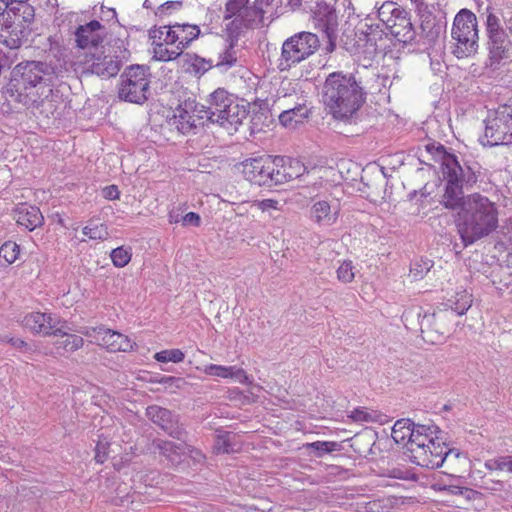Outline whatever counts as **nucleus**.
<instances>
[{
  "mask_svg": "<svg viewBox=\"0 0 512 512\" xmlns=\"http://www.w3.org/2000/svg\"><path fill=\"white\" fill-rule=\"evenodd\" d=\"M406 448L414 464L429 469H437L444 462L452 463L461 456L459 450L447 447L443 431L434 424H415Z\"/></svg>",
  "mask_w": 512,
  "mask_h": 512,
  "instance_id": "1",
  "label": "nucleus"
},
{
  "mask_svg": "<svg viewBox=\"0 0 512 512\" xmlns=\"http://www.w3.org/2000/svg\"><path fill=\"white\" fill-rule=\"evenodd\" d=\"M365 99L366 92L354 74L338 71L326 77L322 88V101L335 119L351 118Z\"/></svg>",
  "mask_w": 512,
  "mask_h": 512,
  "instance_id": "2",
  "label": "nucleus"
},
{
  "mask_svg": "<svg viewBox=\"0 0 512 512\" xmlns=\"http://www.w3.org/2000/svg\"><path fill=\"white\" fill-rule=\"evenodd\" d=\"M463 248L489 236L498 227V210L494 202L479 193L469 195L456 220Z\"/></svg>",
  "mask_w": 512,
  "mask_h": 512,
  "instance_id": "3",
  "label": "nucleus"
},
{
  "mask_svg": "<svg viewBox=\"0 0 512 512\" xmlns=\"http://www.w3.org/2000/svg\"><path fill=\"white\" fill-rule=\"evenodd\" d=\"M55 78V69L42 61L18 63L11 72L7 85V94L18 103H30L42 90L51 86Z\"/></svg>",
  "mask_w": 512,
  "mask_h": 512,
  "instance_id": "4",
  "label": "nucleus"
},
{
  "mask_svg": "<svg viewBox=\"0 0 512 512\" xmlns=\"http://www.w3.org/2000/svg\"><path fill=\"white\" fill-rule=\"evenodd\" d=\"M482 15L486 16L484 26L489 66L497 68L503 60L509 58L512 46V9L504 11L487 6Z\"/></svg>",
  "mask_w": 512,
  "mask_h": 512,
  "instance_id": "5",
  "label": "nucleus"
},
{
  "mask_svg": "<svg viewBox=\"0 0 512 512\" xmlns=\"http://www.w3.org/2000/svg\"><path fill=\"white\" fill-rule=\"evenodd\" d=\"M208 114L213 116L215 122L226 129H235L247 118L248 110L240 104L235 95L224 88H218L209 95Z\"/></svg>",
  "mask_w": 512,
  "mask_h": 512,
  "instance_id": "6",
  "label": "nucleus"
},
{
  "mask_svg": "<svg viewBox=\"0 0 512 512\" xmlns=\"http://www.w3.org/2000/svg\"><path fill=\"white\" fill-rule=\"evenodd\" d=\"M479 31L476 15L469 9H461L454 17L451 36L455 41L452 53L458 58L474 55L479 47Z\"/></svg>",
  "mask_w": 512,
  "mask_h": 512,
  "instance_id": "7",
  "label": "nucleus"
},
{
  "mask_svg": "<svg viewBox=\"0 0 512 512\" xmlns=\"http://www.w3.org/2000/svg\"><path fill=\"white\" fill-rule=\"evenodd\" d=\"M416 316L420 325L422 339L429 344H440L445 341L452 325L449 309H437L432 313L421 314V308L405 311L402 321L408 327L409 318Z\"/></svg>",
  "mask_w": 512,
  "mask_h": 512,
  "instance_id": "8",
  "label": "nucleus"
},
{
  "mask_svg": "<svg viewBox=\"0 0 512 512\" xmlns=\"http://www.w3.org/2000/svg\"><path fill=\"white\" fill-rule=\"evenodd\" d=\"M150 69L144 65L127 67L120 77L118 97L134 104H143L148 100L150 89Z\"/></svg>",
  "mask_w": 512,
  "mask_h": 512,
  "instance_id": "9",
  "label": "nucleus"
},
{
  "mask_svg": "<svg viewBox=\"0 0 512 512\" xmlns=\"http://www.w3.org/2000/svg\"><path fill=\"white\" fill-rule=\"evenodd\" d=\"M335 5L336 0H317L311 9L314 28L326 39L324 50L327 54L335 51L339 37V15Z\"/></svg>",
  "mask_w": 512,
  "mask_h": 512,
  "instance_id": "10",
  "label": "nucleus"
},
{
  "mask_svg": "<svg viewBox=\"0 0 512 512\" xmlns=\"http://www.w3.org/2000/svg\"><path fill=\"white\" fill-rule=\"evenodd\" d=\"M378 17L390 34L399 42L403 44H411L414 42L416 31L408 11L397 6L396 3L389 1L380 7Z\"/></svg>",
  "mask_w": 512,
  "mask_h": 512,
  "instance_id": "11",
  "label": "nucleus"
},
{
  "mask_svg": "<svg viewBox=\"0 0 512 512\" xmlns=\"http://www.w3.org/2000/svg\"><path fill=\"white\" fill-rule=\"evenodd\" d=\"M320 47L319 37L312 32H299L286 39L282 45L281 70L290 68L313 55Z\"/></svg>",
  "mask_w": 512,
  "mask_h": 512,
  "instance_id": "12",
  "label": "nucleus"
},
{
  "mask_svg": "<svg viewBox=\"0 0 512 512\" xmlns=\"http://www.w3.org/2000/svg\"><path fill=\"white\" fill-rule=\"evenodd\" d=\"M483 146L512 144V110L502 107L485 120V131L480 139Z\"/></svg>",
  "mask_w": 512,
  "mask_h": 512,
  "instance_id": "13",
  "label": "nucleus"
},
{
  "mask_svg": "<svg viewBox=\"0 0 512 512\" xmlns=\"http://www.w3.org/2000/svg\"><path fill=\"white\" fill-rule=\"evenodd\" d=\"M244 178L252 184L268 188L277 186L276 156L262 155L240 163Z\"/></svg>",
  "mask_w": 512,
  "mask_h": 512,
  "instance_id": "14",
  "label": "nucleus"
},
{
  "mask_svg": "<svg viewBox=\"0 0 512 512\" xmlns=\"http://www.w3.org/2000/svg\"><path fill=\"white\" fill-rule=\"evenodd\" d=\"M441 170L444 178L453 179L470 188L478 181L481 165L471 156H458L453 153L446 158Z\"/></svg>",
  "mask_w": 512,
  "mask_h": 512,
  "instance_id": "15",
  "label": "nucleus"
},
{
  "mask_svg": "<svg viewBox=\"0 0 512 512\" xmlns=\"http://www.w3.org/2000/svg\"><path fill=\"white\" fill-rule=\"evenodd\" d=\"M147 418L159 426L170 437L181 442L188 441V432L179 422V416L167 408L150 405L146 408Z\"/></svg>",
  "mask_w": 512,
  "mask_h": 512,
  "instance_id": "16",
  "label": "nucleus"
},
{
  "mask_svg": "<svg viewBox=\"0 0 512 512\" xmlns=\"http://www.w3.org/2000/svg\"><path fill=\"white\" fill-rule=\"evenodd\" d=\"M281 0H253L244 10L245 29H260L268 26L277 16Z\"/></svg>",
  "mask_w": 512,
  "mask_h": 512,
  "instance_id": "17",
  "label": "nucleus"
},
{
  "mask_svg": "<svg viewBox=\"0 0 512 512\" xmlns=\"http://www.w3.org/2000/svg\"><path fill=\"white\" fill-rule=\"evenodd\" d=\"M81 333L91 338V342L106 348L110 352H126L133 349V344L127 336L104 326L86 327Z\"/></svg>",
  "mask_w": 512,
  "mask_h": 512,
  "instance_id": "18",
  "label": "nucleus"
},
{
  "mask_svg": "<svg viewBox=\"0 0 512 512\" xmlns=\"http://www.w3.org/2000/svg\"><path fill=\"white\" fill-rule=\"evenodd\" d=\"M32 22H24L21 17L9 15L2 20L0 27V44L15 50L19 49L23 41L30 34V24Z\"/></svg>",
  "mask_w": 512,
  "mask_h": 512,
  "instance_id": "19",
  "label": "nucleus"
},
{
  "mask_svg": "<svg viewBox=\"0 0 512 512\" xmlns=\"http://www.w3.org/2000/svg\"><path fill=\"white\" fill-rule=\"evenodd\" d=\"M162 27H165L166 43H171V46L178 48L182 53L201 34L200 27L195 24L175 22L174 24H167Z\"/></svg>",
  "mask_w": 512,
  "mask_h": 512,
  "instance_id": "20",
  "label": "nucleus"
},
{
  "mask_svg": "<svg viewBox=\"0 0 512 512\" xmlns=\"http://www.w3.org/2000/svg\"><path fill=\"white\" fill-rule=\"evenodd\" d=\"M19 322L34 335L51 336L53 330L61 324V318L53 313L34 311L25 314Z\"/></svg>",
  "mask_w": 512,
  "mask_h": 512,
  "instance_id": "21",
  "label": "nucleus"
},
{
  "mask_svg": "<svg viewBox=\"0 0 512 512\" xmlns=\"http://www.w3.org/2000/svg\"><path fill=\"white\" fill-rule=\"evenodd\" d=\"M61 97L58 92H54L51 86L42 90L36 97H31L30 103H20L31 111L36 117L50 118L55 115L60 104Z\"/></svg>",
  "mask_w": 512,
  "mask_h": 512,
  "instance_id": "22",
  "label": "nucleus"
},
{
  "mask_svg": "<svg viewBox=\"0 0 512 512\" xmlns=\"http://www.w3.org/2000/svg\"><path fill=\"white\" fill-rule=\"evenodd\" d=\"M195 111H197V102L194 99L181 102L173 111V116L169 119V125L175 127L182 134L189 133L198 125L195 119Z\"/></svg>",
  "mask_w": 512,
  "mask_h": 512,
  "instance_id": "23",
  "label": "nucleus"
},
{
  "mask_svg": "<svg viewBox=\"0 0 512 512\" xmlns=\"http://www.w3.org/2000/svg\"><path fill=\"white\" fill-rule=\"evenodd\" d=\"M298 102H295L293 107H288L285 103L287 96L284 95L277 101L278 108L281 109L279 114V122L285 127H294L295 125L302 123L310 115V109L306 105V101L303 97H297Z\"/></svg>",
  "mask_w": 512,
  "mask_h": 512,
  "instance_id": "24",
  "label": "nucleus"
},
{
  "mask_svg": "<svg viewBox=\"0 0 512 512\" xmlns=\"http://www.w3.org/2000/svg\"><path fill=\"white\" fill-rule=\"evenodd\" d=\"M165 27H153L149 30V37L152 39L153 58L157 61L169 62L176 60L183 53L178 48L169 49L171 43H166Z\"/></svg>",
  "mask_w": 512,
  "mask_h": 512,
  "instance_id": "25",
  "label": "nucleus"
},
{
  "mask_svg": "<svg viewBox=\"0 0 512 512\" xmlns=\"http://www.w3.org/2000/svg\"><path fill=\"white\" fill-rule=\"evenodd\" d=\"M305 172L306 167L300 160L287 156H276L277 186L297 179Z\"/></svg>",
  "mask_w": 512,
  "mask_h": 512,
  "instance_id": "26",
  "label": "nucleus"
},
{
  "mask_svg": "<svg viewBox=\"0 0 512 512\" xmlns=\"http://www.w3.org/2000/svg\"><path fill=\"white\" fill-rule=\"evenodd\" d=\"M443 182L444 190L440 204L448 210H462L466 205L467 200L464 195V188H466V186L450 178L443 177Z\"/></svg>",
  "mask_w": 512,
  "mask_h": 512,
  "instance_id": "27",
  "label": "nucleus"
},
{
  "mask_svg": "<svg viewBox=\"0 0 512 512\" xmlns=\"http://www.w3.org/2000/svg\"><path fill=\"white\" fill-rule=\"evenodd\" d=\"M104 27L97 20L80 25L75 31V41L81 49L98 47L103 42V35L100 32Z\"/></svg>",
  "mask_w": 512,
  "mask_h": 512,
  "instance_id": "28",
  "label": "nucleus"
},
{
  "mask_svg": "<svg viewBox=\"0 0 512 512\" xmlns=\"http://www.w3.org/2000/svg\"><path fill=\"white\" fill-rule=\"evenodd\" d=\"M70 328L67 325V321L61 319V324L58 325L52 332L51 336L60 337L54 342L57 353L63 352H74L80 349L84 340L81 336L70 334L68 331Z\"/></svg>",
  "mask_w": 512,
  "mask_h": 512,
  "instance_id": "29",
  "label": "nucleus"
},
{
  "mask_svg": "<svg viewBox=\"0 0 512 512\" xmlns=\"http://www.w3.org/2000/svg\"><path fill=\"white\" fill-rule=\"evenodd\" d=\"M123 64L121 60L116 59L111 53H107L93 58L90 71L99 77L111 78L119 73Z\"/></svg>",
  "mask_w": 512,
  "mask_h": 512,
  "instance_id": "30",
  "label": "nucleus"
},
{
  "mask_svg": "<svg viewBox=\"0 0 512 512\" xmlns=\"http://www.w3.org/2000/svg\"><path fill=\"white\" fill-rule=\"evenodd\" d=\"M15 220L28 231H33L44 223V217L37 206L22 203L15 209Z\"/></svg>",
  "mask_w": 512,
  "mask_h": 512,
  "instance_id": "31",
  "label": "nucleus"
},
{
  "mask_svg": "<svg viewBox=\"0 0 512 512\" xmlns=\"http://www.w3.org/2000/svg\"><path fill=\"white\" fill-rule=\"evenodd\" d=\"M472 301V294L466 290H461L447 299L445 303L441 304L442 307H438L437 309H449L451 319L453 320L454 316L464 315L471 307Z\"/></svg>",
  "mask_w": 512,
  "mask_h": 512,
  "instance_id": "32",
  "label": "nucleus"
},
{
  "mask_svg": "<svg viewBox=\"0 0 512 512\" xmlns=\"http://www.w3.org/2000/svg\"><path fill=\"white\" fill-rule=\"evenodd\" d=\"M150 449L153 452L158 451L161 455L174 463L179 462L181 455L185 453V443L176 444L172 441L156 438L152 441Z\"/></svg>",
  "mask_w": 512,
  "mask_h": 512,
  "instance_id": "33",
  "label": "nucleus"
},
{
  "mask_svg": "<svg viewBox=\"0 0 512 512\" xmlns=\"http://www.w3.org/2000/svg\"><path fill=\"white\" fill-rule=\"evenodd\" d=\"M205 374L210 376H216L220 378H234L242 384L249 383V377L244 369L236 366H222L216 364H210L205 366Z\"/></svg>",
  "mask_w": 512,
  "mask_h": 512,
  "instance_id": "34",
  "label": "nucleus"
},
{
  "mask_svg": "<svg viewBox=\"0 0 512 512\" xmlns=\"http://www.w3.org/2000/svg\"><path fill=\"white\" fill-rule=\"evenodd\" d=\"M251 3L249 0H227L225 5V19L233 18L232 24L237 28H244V10H248Z\"/></svg>",
  "mask_w": 512,
  "mask_h": 512,
  "instance_id": "35",
  "label": "nucleus"
},
{
  "mask_svg": "<svg viewBox=\"0 0 512 512\" xmlns=\"http://www.w3.org/2000/svg\"><path fill=\"white\" fill-rule=\"evenodd\" d=\"M236 434L229 431H220L217 433L214 442V452L216 454H232L241 450V444L236 441Z\"/></svg>",
  "mask_w": 512,
  "mask_h": 512,
  "instance_id": "36",
  "label": "nucleus"
},
{
  "mask_svg": "<svg viewBox=\"0 0 512 512\" xmlns=\"http://www.w3.org/2000/svg\"><path fill=\"white\" fill-rule=\"evenodd\" d=\"M311 218L321 225H332L336 222L337 212L331 211V205L328 201H316L310 210Z\"/></svg>",
  "mask_w": 512,
  "mask_h": 512,
  "instance_id": "37",
  "label": "nucleus"
},
{
  "mask_svg": "<svg viewBox=\"0 0 512 512\" xmlns=\"http://www.w3.org/2000/svg\"><path fill=\"white\" fill-rule=\"evenodd\" d=\"M9 11V15L21 17L24 22H33L35 18V8L29 3V0H4Z\"/></svg>",
  "mask_w": 512,
  "mask_h": 512,
  "instance_id": "38",
  "label": "nucleus"
},
{
  "mask_svg": "<svg viewBox=\"0 0 512 512\" xmlns=\"http://www.w3.org/2000/svg\"><path fill=\"white\" fill-rule=\"evenodd\" d=\"M415 423L410 419H399L392 427V438L398 444L406 446L407 440L410 438V432L414 430Z\"/></svg>",
  "mask_w": 512,
  "mask_h": 512,
  "instance_id": "39",
  "label": "nucleus"
},
{
  "mask_svg": "<svg viewBox=\"0 0 512 512\" xmlns=\"http://www.w3.org/2000/svg\"><path fill=\"white\" fill-rule=\"evenodd\" d=\"M185 63L189 66V69L198 76L204 75L207 71L212 69L214 66L211 59L200 57L197 54H185Z\"/></svg>",
  "mask_w": 512,
  "mask_h": 512,
  "instance_id": "40",
  "label": "nucleus"
},
{
  "mask_svg": "<svg viewBox=\"0 0 512 512\" xmlns=\"http://www.w3.org/2000/svg\"><path fill=\"white\" fill-rule=\"evenodd\" d=\"M305 449L314 454L317 458H322L326 454H330L335 451H340L342 445L335 441H315L307 443Z\"/></svg>",
  "mask_w": 512,
  "mask_h": 512,
  "instance_id": "41",
  "label": "nucleus"
},
{
  "mask_svg": "<svg viewBox=\"0 0 512 512\" xmlns=\"http://www.w3.org/2000/svg\"><path fill=\"white\" fill-rule=\"evenodd\" d=\"M107 46V53H111L116 59L121 60L123 63L129 60L131 54L127 48L126 39L121 37H111Z\"/></svg>",
  "mask_w": 512,
  "mask_h": 512,
  "instance_id": "42",
  "label": "nucleus"
},
{
  "mask_svg": "<svg viewBox=\"0 0 512 512\" xmlns=\"http://www.w3.org/2000/svg\"><path fill=\"white\" fill-rule=\"evenodd\" d=\"M238 58L233 44H229L225 50L219 54L217 62L214 64L215 68L221 72H226L230 68L237 65Z\"/></svg>",
  "mask_w": 512,
  "mask_h": 512,
  "instance_id": "43",
  "label": "nucleus"
},
{
  "mask_svg": "<svg viewBox=\"0 0 512 512\" xmlns=\"http://www.w3.org/2000/svg\"><path fill=\"white\" fill-rule=\"evenodd\" d=\"M20 253L19 245L15 242L7 241L0 247V263L10 265L14 263Z\"/></svg>",
  "mask_w": 512,
  "mask_h": 512,
  "instance_id": "44",
  "label": "nucleus"
},
{
  "mask_svg": "<svg viewBox=\"0 0 512 512\" xmlns=\"http://www.w3.org/2000/svg\"><path fill=\"white\" fill-rule=\"evenodd\" d=\"M112 263L115 267H125L132 258V248L129 246H120L113 249L110 253Z\"/></svg>",
  "mask_w": 512,
  "mask_h": 512,
  "instance_id": "45",
  "label": "nucleus"
},
{
  "mask_svg": "<svg viewBox=\"0 0 512 512\" xmlns=\"http://www.w3.org/2000/svg\"><path fill=\"white\" fill-rule=\"evenodd\" d=\"M82 233L84 236L92 240H106L109 236L107 226L105 224H92L83 227Z\"/></svg>",
  "mask_w": 512,
  "mask_h": 512,
  "instance_id": "46",
  "label": "nucleus"
},
{
  "mask_svg": "<svg viewBox=\"0 0 512 512\" xmlns=\"http://www.w3.org/2000/svg\"><path fill=\"white\" fill-rule=\"evenodd\" d=\"M425 150L429 153L435 160L441 162V167L445 164V160L448 156H451L453 153L448 152L444 145L439 142H430L425 145Z\"/></svg>",
  "mask_w": 512,
  "mask_h": 512,
  "instance_id": "47",
  "label": "nucleus"
},
{
  "mask_svg": "<svg viewBox=\"0 0 512 512\" xmlns=\"http://www.w3.org/2000/svg\"><path fill=\"white\" fill-rule=\"evenodd\" d=\"M433 262L429 259H420L411 263L410 274L415 280L422 279L432 268Z\"/></svg>",
  "mask_w": 512,
  "mask_h": 512,
  "instance_id": "48",
  "label": "nucleus"
},
{
  "mask_svg": "<svg viewBox=\"0 0 512 512\" xmlns=\"http://www.w3.org/2000/svg\"><path fill=\"white\" fill-rule=\"evenodd\" d=\"M185 358V354L180 349H169V350H162L160 352H157L154 355V359L158 362L166 363V362H173V363H179L182 362Z\"/></svg>",
  "mask_w": 512,
  "mask_h": 512,
  "instance_id": "49",
  "label": "nucleus"
},
{
  "mask_svg": "<svg viewBox=\"0 0 512 512\" xmlns=\"http://www.w3.org/2000/svg\"><path fill=\"white\" fill-rule=\"evenodd\" d=\"M183 6L182 1H167L160 6L155 11V16L159 19H164L166 16H170L175 11H179Z\"/></svg>",
  "mask_w": 512,
  "mask_h": 512,
  "instance_id": "50",
  "label": "nucleus"
},
{
  "mask_svg": "<svg viewBox=\"0 0 512 512\" xmlns=\"http://www.w3.org/2000/svg\"><path fill=\"white\" fill-rule=\"evenodd\" d=\"M349 417L354 422H377L379 415L377 412H368L365 408L359 407L354 409Z\"/></svg>",
  "mask_w": 512,
  "mask_h": 512,
  "instance_id": "51",
  "label": "nucleus"
},
{
  "mask_svg": "<svg viewBox=\"0 0 512 512\" xmlns=\"http://www.w3.org/2000/svg\"><path fill=\"white\" fill-rule=\"evenodd\" d=\"M354 269L352 261H344L337 269L338 280L343 283H350L355 277Z\"/></svg>",
  "mask_w": 512,
  "mask_h": 512,
  "instance_id": "52",
  "label": "nucleus"
},
{
  "mask_svg": "<svg viewBox=\"0 0 512 512\" xmlns=\"http://www.w3.org/2000/svg\"><path fill=\"white\" fill-rule=\"evenodd\" d=\"M8 343L15 349L27 355H32L37 350L33 343H28L20 338H9Z\"/></svg>",
  "mask_w": 512,
  "mask_h": 512,
  "instance_id": "53",
  "label": "nucleus"
},
{
  "mask_svg": "<svg viewBox=\"0 0 512 512\" xmlns=\"http://www.w3.org/2000/svg\"><path fill=\"white\" fill-rule=\"evenodd\" d=\"M108 442L103 443L102 441H98L95 447V461L99 464L105 462L108 457Z\"/></svg>",
  "mask_w": 512,
  "mask_h": 512,
  "instance_id": "54",
  "label": "nucleus"
},
{
  "mask_svg": "<svg viewBox=\"0 0 512 512\" xmlns=\"http://www.w3.org/2000/svg\"><path fill=\"white\" fill-rule=\"evenodd\" d=\"M440 490H445V491H448L452 495H459V496H464L467 493L472 492V489L462 487L459 485H447V486L445 485L442 488H440Z\"/></svg>",
  "mask_w": 512,
  "mask_h": 512,
  "instance_id": "55",
  "label": "nucleus"
},
{
  "mask_svg": "<svg viewBox=\"0 0 512 512\" xmlns=\"http://www.w3.org/2000/svg\"><path fill=\"white\" fill-rule=\"evenodd\" d=\"M102 195L105 199L116 200L120 196V191L116 185H109L102 189Z\"/></svg>",
  "mask_w": 512,
  "mask_h": 512,
  "instance_id": "56",
  "label": "nucleus"
},
{
  "mask_svg": "<svg viewBox=\"0 0 512 512\" xmlns=\"http://www.w3.org/2000/svg\"><path fill=\"white\" fill-rule=\"evenodd\" d=\"M208 106L204 105H198L197 104V111H195V119L196 122L202 119H207L208 121L212 123H216L215 119H213V116L208 114Z\"/></svg>",
  "mask_w": 512,
  "mask_h": 512,
  "instance_id": "57",
  "label": "nucleus"
},
{
  "mask_svg": "<svg viewBox=\"0 0 512 512\" xmlns=\"http://www.w3.org/2000/svg\"><path fill=\"white\" fill-rule=\"evenodd\" d=\"M183 225H190L198 227L201 223V218L199 214L195 212H188L186 215L182 218Z\"/></svg>",
  "mask_w": 512,
  "mask_h": 512,
  "instance_id": "58",
  "label": "nucleus"
},
{
  "mask_svg": "<svg viewBox=\"0 0 512 512\" xmlns=\"http://www.w3.org/2000/svg\"><path fill=\"white\" fill-rule=\"evenodd\" d=\"M279 202L274 199H263L257 202V207L263 212L269 211L271 209H278Z\"/></svg>",
  "mask_w": 512,
  "mask_h": 512,
  "instance_id": "59",
  "label": "nucleus"
},
{
  "mask_svg": "<svg viewBox=\"0 0 512 512\" xmlns=\"http://www.w3.org/2000/svg\"><path fill=\"white\" fill-rule=\"evenodd\" d=\"M349 35L343 34L340 39L341 46L348 52L354 53L358 50L357 42L353 39L352 41H348Z\"/></svg>",
  "mask_w": 512,
  "mask_h": 512,
  "instance_id": "60",
  "label": "nucleus"
},
{
  "mask_svg": "<svg viewBox=\"0 0 512 512\" xmlns=\"http://www.w3.org/2000/svg\"><path fill=\"white\" fill-rule=\"evenodd\" d=\"M484 466L486 469H488L490 471H494V470L503 471L502 456L485 461Z\"/></svg>",
  "mask_w": 512,
  "mask_h": 512,
  "instance_id": "61",
  "label": "nucleus"
},
{
  "mask_svg": "<svg viewBox=\"0 0 512 512\" xmlns=\"http://www.w3.org/2000/svg\"><path fill=\"white\" fill-rule=\"evenodd\" d=\"M184 443H185V451L187 450L195 460L202 461L205 459L204 454L199 449H196V448L192 447L191 445H187V441Z\"/></svg>",
  "mask_w": 512,
  "mask_h": 512,
  "instance_id": "62",
  "label": "nucleus"
},
{
  "mask_svg": "<svg viewBox=\"0 0 512 512\" xmlns=\"http://www.w3.org/2000/svg\"><path fill=\"white\" fill-rule=\"evenodd\" d=\"M181 381H182L181 378H177V377H174V376L162 375V376H159L158 383L171 386V385H173L175 383H179Z\"/></svg>",
  "mask_w": 512,
  "mask_h": 512,
  "instance_id": "63",
  "label": "nucleus"
},
{
  "mask_svg": "<svg viewBox=\"0 0 512 512\" xmlns=\"http://www.w3.org/2000/svg\"><path fill=\"white\" fill-rule=\"evenodd\" d=\"M502 466H503V471L512 473V456L511 455L502 456Z\"/></svg>",
  "mask_w": 512,
  "mask_h": 512,
  "instance_id": "64",
  "label": "nucleus"
}]
</instances>
